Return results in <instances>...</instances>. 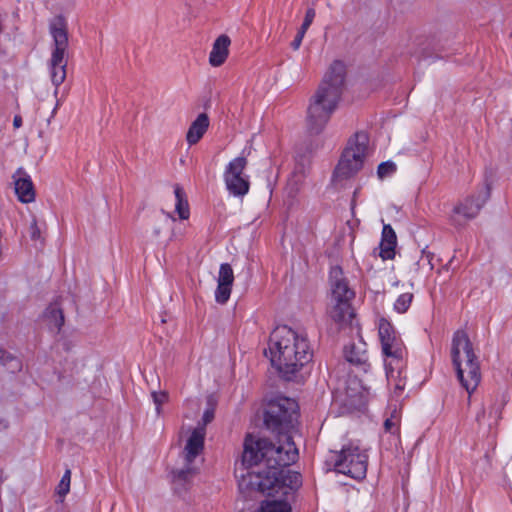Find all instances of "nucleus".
I'll list each match as a JSON object with an SVG mask.
<instances>
[{"label": "nucleus", "instance_id": "1", "mask_svg": "<svg viewBox=\"0 0 512 512\" xmlns=\"http://www.w3.org/2000/svg\"><path fill=\"white\" fill-rule=\"evenodd\" d=\"M298 459V450L292 437L273 443L258 435L247 433L243 441L240 465L236 477L240 489H265L276 481L278 465H292Z\"/></svg>", "mask_w": 512, "mask_h": 512}, {"label": "nucleus", "instance_id": "2", "mask_svg": "<svg viewBox=\"0 0 512 512\" xmlns=\"http://www.w3.org/2000/svg\"><path fill=\"white\" fill-rule=\"evenodd\" d=\"M268 352L273 367L285 380H292L296 373L312 360L306 334L283 325L276 327L270 335Z\"/></svg>", "mask_w": 512, "mask_h": 512}, {"label": "nucleus", "instance_id": "3", "mask_svg": "<svg viewBox=\"0 0 512 512\" xmlns=\"http://www.w3.org/2000/svg\"><path fill=\"white\" fill-rule=\"evenodd\" d=\"M346 77V66L335 60L325 73L307 109V127L310 133L323 131L341 98Z\"/></svg>", "mask_w": 512, "mask_h": 512}, {"label": "nucleus", "instance_id": "4", "mask_svg": "<svg viewBox=\"0 0 512 512\" xmlns=\"http://www.w3.org/2000/svg\"><path fill=\"white\" fill-rule=\"evenodd\" d=\"M450 356L457 379L470 396L481 382V370L473 344L464 330L453 334Z\"/></svg>", "mask_w": 512, "mask_h": 512}, {"label": "nucleus", "instance_id": "5", "mask_svg": "<svg viewBox=\"0 0 512 512\" xmlns=\"http://www.w3.org/2000/svg\"><path fill=\"white\" fill-rule=\"evenodd\" d=\"M49 33L53 39L51 57L47 62L49 76L55 86L54 96L57 97L59 86L67 75V49L69 45L67 21L63 15H57L49 22Z\"/></svg>", "mask_w": 512, "mask_h": 512}, {"label": "nucleus", "instance_id": "6", "mask_svg": "<svg viewBox=\"0 0 512 512\" xmlns=\"http://www.w3.org/2000/svg\"><path fill=\"white\" fill-rule=\"evenodd\" d=\"M329 278L331 295L327 312L333 321L337 323L347 322L354 315L351 303L355 297V292L350 287L341 267H332Z\"/></svg>", "mask_w": 512, "mask_h": 512}, {"label": "nucleus", "instance_id": "7", "mask_svg": "<svg viewBox=\"0 0 512 512\" xmlns=\"http://www.w3.org/2000/svg\"><path fill=\"white\" fill-rule=\"evenodd\" d=\"M297 408L296 401L288 397H277L267 404L264 424L276 435L277 440L283 442L286 437H292L291 430L297 420Z\"/></svg>", "mask_w": 512, "mask_h": 512}, {"label": "nucleus", "instance_id": "8", "mask_svg": "<svg viewBox=\"0 0 512 512\" xmlns=\"http://www.w3.org/2000/svg\"><path fill=\"white\" fill-rule=\"evenodd\" d=\"M369 155V136L367 133L356 132L347 141L339 163L334 171L337 178L347 179L355 175Z\"/></svg>", "mask_w": 512, "mask_h": 512}, {"label": "nucleus", "instance_id": "9", "mask_svg": "<svg viewBox=\"0 0 512 512\" xmlns=\"http://www.w3.org/2000/svg\"><path fill=\"white\" fill-rule=\"evenodd\" d=\"M368 456L358 446L349 444L335 455L334 468L337 472L354 479H363L367 472Z\"/></svg>", "mask_w": 512, "mask_h": 512}, {"label": "nucleus", "instance_id": "10", "mask_svg": "<svg viewBox=\"0 0 512 512\" xmlns=\"http://www.w3.org/2000/svg\"><path fill=\"white\" fill-rule=\"evenodd\" d=\"M490 195V184L485 183L475 195L465 198L454 207L450 216L451 224L455 227H462L466 221L474 219L488 201Z\"/></svg>", "mask_w": 512, "mask_h": 512}, {"label": "nucleus", "instance_id": "11", "mask_svg": "<svg viewBox=\"0 0 512 512\" xmlns=\"http://www.w3.org/2000/svg\"><path fill=\"white\" fill-rule=\"evenodd\" d=\"M247 165L245 157H236L228 163L224 172V181L230 194L245 196L250 188L249 176L244 173Z\"/></svg>", "mask_w": 512, "mask_h": 512}, {"label": "nucleus", "instance_id": "12", "mask_svg": "<svg viewBox=\"0 0 512 512\" xmlns=\"http://www.w3.org/2000/svg\"><path fill=\"white\" fill-rule=\"evenodd\" d=\"M289 465H278L275 469L278 473H275L276 481L271 484V486L265 489H253L252 491H258L261 493H267V495L271 496L274 493H282L286 495L288 490H296L302 484L301 474L291 470H285V467Z\"/></svg>", "mask_w": 512, "mask_h": 512}, {"label": "nucleus", "instance_id": "13", "mask_svg": "<svg viewBox=\"0 0 512 512\" xmlns=\"http://www.w3.org/2000/svg\"><path fill=\"white\" fill-rule=\"evenodd\" d=\"M381 346L385 356V367H405L406 348L399 335H392L388 341H382Z\"/></svg>", "mask_w": 512, "mask_h": 512}, {"label": "nucleus", "instance_id": "14", "mask_svg": "<svg viewBox=\"0 0 512 512\" xmlns=\"http://www.w3.org/2000/svg\"><path fill=\"white\" fill-rule=\"evenodd\" d=\"M15 193L22 203H30L35 200V190L31 177L22 168H18L13 174Z\"/></svg>", "mask_w": 512, "mask_h": 512}, {"label": "nucleus", "instance_id": "15", "mask_svg": "<svg viewBox=\"0 0 512 512\" xmlns=\"http://www.w3.org/2000/svg\"><path fill=\"white\" fill-rule=\"evenodd\" d=\"M205 429L197 427L193 430L184 448V460L188 464H192L195 458L202 452L204 448Z\"/></svg>", "mask_w": 512, "mask_h": 512}, {"label": "nucleus", "instance_id": "16", "mask_svg": "<svg viewBox=\"0 0 512 512\" xmlns=\"http://www.w3.org/2000/svg\"><path fill=\"white\" fill-rule=\"evenodd\" d=\"M230 38L222 34L213 43L212 50L209 55V63L213 67L221 66L227 59L229 54Z\"/></svg>", "mask_w": 512, "mask_h": 512}, {"label": "nucleus", "instance_id": "17", "mask_svg": "<svg viewBox=\"0 0 512 512\" xmlns=\"http://www.w3.org/2000/svg\"><path fill=\"white\" fill-rule=\"evenodd\" d=\"M508 395L506 392H498L494 395L493 402L489 408L488 423L487 427L489 431H492L497 427L499 421L502 418V410L508 403Z\"/></svg>", "mask_w": 512, "mask_h": 512}, {"label": "nucleus", "instance_id": "18", "mask_svg": "<svg viewBox=\"0 0 512 512\" xmlns=\"http://www.w3.org/2000/svg\"><path fill=\"white\" fill-rule=\"evenodd\" d=\"M385 367L386 369V376L388 380V384L393 386V392L392 395L396 400H398L406 387V371L404 370L405 367Z\"/></svg>", "mask_w": 512, "mask_h": 512}, {"label": "nucleus", "instance_id": "19", "mask_svg": "<svg viewBox=\"0 0 512 512\" xmlns=\"http://www.w3.org/2000/svg\"><path fill=\"white\" fill-rule=\"evenodd\" d=\"M196 473V468L187 462H185V466L183 468L174 470L172 472V483L175 491L177 493H181L186 490Z\"/></svg>", "mask_w": 512, "mask_h": 512}, {"label": "nucleus", "instance_id": "20", "mask_svg": "<svg viewBox=\"0 0 512 512\" xmlns=\"http://www.w3.org/2000/svg\"><path fill=\"white\" fill-rule=\"evenodd\" d=\"M209 127V118L206 113H201L197 116V118L191 123L187 135L186 140L190 146L195 145L200 141V139L204 136L207 129Z\"/></svg>", "mask_w": 512, "mask_h": 512}, {"label": "nucleus", "instance_id": "21", "mask_svg": "<svg viewBox=\"0 0 512 512\" xmlns=\"http://www.w3.org/2000/svg\"><path fill=\"white\" fill-rule=\"evenodd\" d=\"M345 359L354 365H363L366 363V351L354 343L346 345L344 348Z\"/></svg>", "mask_w": 512, "mask_h": 512}, {"label": "nucleus", "instance_id": "22", "mask_svg": "<svg viewBox=\"0 0 512 512\" xmlns=\"http://www.w3.org/2000/svg\"><path fill=\"white\" fill-rule=\"evenodd\" d=\"M174 194L176 198L175 210L178 213L180 219H188L189 217V205L186 198L185 191L180 185L174 186Z\"/></svg>", "mask_w": 512, "mask_h": 512}, {"label": "nucleus", "instance_id": "23", "mask_svg": "<svg viewBox=\"0 0 512 512\" xmlns=\"http://www.w3.org/2000/svg\"><path fill=\"white\" fill-rule=\"evenodd\" d=\"M314 18H315V10L313 8L307 9L304 21H303L300 29L298 30L294 40L291 42V47L294 50H298L300 48L302 40L306 34V31L312 24Z\"/></svg>", "mask_w": 512, "mask_h": 512}, {"label": "nucleus", "instance_id": "24", "mask_svg": "<svg viewBox=\"0 0 512 512\" xmlns=\"http://www.w3.org/2000/svg\"><path fill=\"white\" fill-rule=\"evenodd\" d=\"M257 512H291V507L284 500L263 501Z\"/></svg>", "mask_w": 512, "mask_h": 512}, {"label": "nucleus", "instance_id": "25", "mask_svg": "<svg viewBox=\"0 0 512 512\" xmlns=\"http://www.w3.org/2000/svg\"><path fill=\"white\" fill-rule=\"evenodd\" d=\"M45 316L49 320L50 325L57 331H60L64 324V315L62 310L56 305H50L45 311Z\"/></svg>", "mask_w": 512, "mask_h": 512}, {"label": "nucleus", "instance_id": "26", "mask_svg": "<svg viewBox=\"0 0 512 512\" xmlns=\"http://www.w3.org/2000/svg\"><path fill=\"white\" fill-rule=\"evenodd\" d=\"M0 364L5 366L10 372L15 373L20 371L22 363L20 359L13 356L9 352L5 351L0 347Z\"/></svg>", "mask_w": 512, "mask_h": 512}, {"label": "nucleus", "instance_id": "27", "mask_svg": "<svg viewBox=\"0 0 512 512\" xmlns=\"http://www.w3.org/2000/svg\"><path fill=\"white\" fill-rule=\"evenodd\" d=\"M234 273L230 264L222 263L219 268L217 283L233 285Z\"/></svg>", "mask_w": 512, "mask_h": 512}, {"label": "nucleus", "instance_id": "28", "mask_svg": "<svg viewBox=\"0 0 512 512\" xmlns=\"http://www.w3.org/2000/svg\"><path fill=\"white\" fill-rule=\"evenodd\" d=\"M378 330L381 342L385 340L388 341L392 338V335H398L392 324L384 318L379 321Z\"/></svg>", "mask_w": 512, "mask_h": 512}, {"label": "nucleus", "instance_id": "29", "mask_svg": "<svg viewBox=\"0 0 512 512\" xmlns=\"http://www.w3.org/2000/svg\"><path fill=\"white\" fill-rule=\"evenodd\" d=\"M413 294L412 293H403L401 295L398 296V298L396 299L395 303H394V309L398 312V313H405L407 312V310L409 309L411 303H412V300H413Z\"/></svg>", "mask_w": 512, "mask_h": 512}, {"label": "nucleus", "instance_id": "30", "mask_svg": "<svg viewBox=\"0 0 512 512\" xmlns=\"http://www.w3.org/2000/svg\"><path fill=\"white\" fill-rule=\"evenodd\" d=\"M397 243L383 241L379 243V256L383 260H391L395 257V248Z\"/></svg>", "mask_w": 512, "mask_h": 512}, {"label": "nucleus", "instance_id": "31", "mask_svg": "<svg viewBox=\"0 0 512 512\" xmlns=\"http://www.w3.org/2000/svg\"><path fill=\"white\" fill-rule=\"evenodd\" d=\"M232 285H226L217 283V288L215 290V300L219 304H225L231 295Z\"/></svg>", "mask_w": 512, "mask_h": 512}, {"label": "nucleus", "instance_id": "32", "mask_svg": "<svg viewBox=\"0 0 512 512\" xmlns=\"http://www.w3.org/2000/svg\"><path fill=\"white\" fill-rule=\"evenodd\" d=\"M396 164L392 161H386L379 164L377 175L380 179L392 176L396 172Z\"/></svg>", "mask_w": 512, "mask_h": 512}, {"label": "nucleus", "instance_id": "33", "mask_svg": "<svg viewBox=\"0 0 512 512\" xmlns=\"http://www.w3.org/2000/svg\"><path fill=\"white\" fill-rule=\"evenodd\" d=\"M70 481H71V471L67 469L63 474L58 486H57V494L60 497L66 496L70 491Z\"/></svg>", "mask_w": 512, "mask_h": 512}, {"label": "nucleus", "instance_id": "34", "mask_svg": "<svg viewBox=\"0 0 512 512\" xmlns=\"http://www.w3.org/2000/svg\"><path fill=\"white\" fill-rule=\"evenodd\" d=\"M381 240L397 243L396 233L394 229L391 227V225L385 224L383 226Z\"/></svg>", "mask_w": 512, "mask_h": 512}, {"label": "nucleus", "instance_id": "35", "mask_svg": "<svg viewBox=\"0 0 512 512\" xmlns=\"http://www.w3.org/2000/svg\"><path fill=\"white\" fill-rule=\"evenodd\" d=\"M152 398L154 404L156 405L157 414L160 413V407L163 403H165L168 399V395L165 392H152Z\"/></svg>", "mask_w": 512, "mask_h": 512}, {"label": "nucleus", "instance_id": "36", "mask_svg": "<svg viewBox=\"0 0 512 512\" xmlns=\"http://www.w3.org/2000/svg\"><path fill=\"white\" fill-rule=\"evenodd\" d=\"M29 235H30V238L33 240V241H42V238H41V229L39 228L38 224H37V221L35 219H33V221L31 222L30 224V227H29Z\"/></svg>", "mask_w": 512, "mask_h": 512}, {"label": "nucleus", "instance_id": "37", "mask_svg": "<svg viewBox=\"0 0 512 512\" xmlns=\"http://www.w3.org/2000/svg\"><path fill=\"white\" fill-rule=\"evenodd\" d=\"M399 423L396 421H393L389 417H387L384 421V429L386 432L391 434H396L399 431Z\"/></svg>", "mask_w": 512, "mask_h": 512}, {"label": "nucleus", "instance_id": "38", "mask_svg": "<svg viewBox=\"0 0 512 512\" xmlns=\"http://www.w3.org/2000/svg\"><path fill=\"white\" fill-rule=\"evenodd\" d=\"M213 419H214V409L213 408L206 409L202 416L203 425L201 427H203L205 429V426L208 423H210Z\"/></svg>", "mask_w": 512, "mask_h": 512}, {"label": "nucleus", "instance_id": "39", "mask_svg": "<svg viewBox=\"0 0 512 512\" xmlns=\"http://www.w3.org/2000/svg\"><path fill=\"white\" fill-rule=\"evenodd\" d=\"M434 258V254L429 252V251H426L425 249L422 250V257H421V261H424L426 260L427 261V264L430 266V269L432 270L434 268V265L432 263V260Z\"/></svg>", "mask_w": 512, "mask_h": 512}, {"label": "nucleus", "instance_id": "40", "mask_svg": "<svg viewBox=\"0 0 512 512\" xmlns=\"http://www.w3.org/2000/svg\"><path fill=\"white\" fill-rule=\"evenodd\" d=\"M484 420H485V410H484V408H482L481 411H479L476 415V421L480 427L485 425Z\"/></svg>", "mask_w": 512, "mask_h": 512}, {"label": "nucleus", "instance_id": "41", "mask_svg": "<svg viewBox=\"0 0 512 512\" xmlns=\"http://www.w3.org/2000/svg\"><path fill=\"white\" fill-rule=\"evenodd\" d=\"M389 418L400 424V411L396 406L391 410Z\"/></svg>", "mask_w": 512, "mask_h": 512}, {"label": "nucleus", "instance_id": "42", "mask_svg": "<svg viewBox=\"0 0 512 512\" xmlns=\"http://www.w3.org/2000/svg\"><path fill=\"white\" fill-rule=\"evenodd\" d=\"M14 128H20L22 126V118L21 116L16 115L13 119Z\"/></svg>", "mask_w": 512, "mask_h": 512}, {"label": "nucleus", "instance_id": "43", "mask_svg": "<svg viewBox=\"0 0 512 512\" xmlns=\"http://www.w3.org/2000/svg\"><path fill=\"white\" fill-rule=\"evenodd\" d=\"M161 233V227H155L153 230V234L155 237H159Z\"/></svg>", "mask_w": 512, "mask_h": 512}, {"label": "nucleus", "instance_id": "44", "mask_svg": "<svg viewBox=\"0 0 512 512\" xmlns=\"http://www.w3.org/2000/svg\"><path fill=\"white\" fill-rule=\"evenodd\" d=\"M59 106H60V100L58 99L57 102H56V106H55V108L52 111V116L56 113V110L58 109Z\"/></svg>", "mask_w": 512, "mask_h": 512}, {"label": "nucleus", "instance_id": "45", "mask_svg": "<svg viewBox=\"0 0 512 512\" xmlns=\"http://www.w3.org/2000/svg\"><path fill=\"white\" fill-rule=\"evenodd\" d=\"M170 221L174 222V221H175V218H170L169 216H167V218L165 219V224H166V225H169V224H170Z\"/></svg>", "mask_w": 512, "mask_h": 512}]
</instances>
